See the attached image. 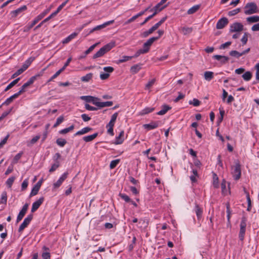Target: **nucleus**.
Masks as SVG:
<instances>
[{"label": "nucleus", "instance_id": "nucleus-1", "mask_svg": "<svg viewBox=\"0 0 259 259\" xmlns=\"http://www.w3.org/2000/svg\"><path fill=\"white\" fill-rule=\"evenodd\" d=\"M167 0H161L159 3H158L155 6H154L152 9H151V11H154L153 13L152 14V15H150L148 17H147L145 20L140 24L141 26L144 25L149 20L152 19L153 17H154L158 12L161 11L163 9H164L166 7V5H165L162 7L160 8V6H162L163 4H164Z\"/></svg>", "mask_w": 259, "mask_h": 259}, {"label": "nucleus", "instance_id": "nucleus-2", "mask_svg": "<svg viewBox=\"0 0 259 259\" xmlns=\"http://www.w3.org/2000/svg\"><path fill=\"white\" fill-rule=\"evenodd\" d=\"M115 46L114 41H111L103 47H102L96 54L93 56V59H95L103 56L106 53L110 51Z\"/></svg>", "mask_w": 259, "mask_h": 259}, {"label": "nucleus", "instance_id": "nucleus-3", "mask_svg": "<svg viewBox=\"0 0 259 259\" xmlns=\"http://www.w3.org/2000/svg\"><path fill=\"white\" fill-rule=\"evenodd\" d=\"M45 68L44 69L42 70H41V71L38 73V74H37L32 77H31L29 80L26 82L20 88V90H19V91L18 92H17L18 94L20 96L22 93H24L25 92V89L28 87V86H29L30 85L32 84L34 81L39 77H40V76L42 75L43 73H44V71L45 70Z\"/></svg>", "mask_w": 259, "mask_h": 259}, {"label": "nucleus", "instance_id": "nucleus-4", "mask_svg": "<svg viewBox=\"0 0 259 259\" xmlns=\"http://www.w3.org/2000/svg\"><path fill=\"white\" fill-rule=\"evenodd\" d=\"M244 13L251 15L257 12V7L254 3H248L244 7Z\"/></svg>", "mask_w": 259, "mask_h": 259}, {"label": "nucleus", "instance_id": "nucleus-5", "mask_svg": "<svg viewBox=\"0 0 259 259\" xmlns=\"http://www.w3.org/2000/svg\"><path fill=\"white\" fill-rule=\"evenodd\" d=\"M246 222L247 219L246 217H243L241 219V221L240 225V229L239 234V239L241 241H243L244 239V235L246 231Z\"/></svg>", "mask_w": 259, "mask_h": 259}, {"label": "nucleus", "instance_id": "nucleus-6", "mask_svg": "<svg viewBox=\"0 0 259 259\" xmlns=\"http://www.w3.org/2000/svg\"><path fill=\"white\" fill-rule=\"evenodd\" d=\"M33 214H30L27 215V217L25 218L23 223L19 226L18 229V232L21 233L22 232L24 229L27 227V226L30 224L31 221L33 219Z\"/></svg>", "mask_w": 259, "mask_h": 259}, {"label": "nucleus", "instance_id": "nucleus-7", "mask_svg": "<svg viewBox=\"0 0 259 259\" xmlns=\"http://www.w3.org/2000/svg\"><path fill=\"white\" fill-rule=\"evenodd\" d=\"M232 174L233 175L234 178L235 180H238L241 177V168L240 164L239 163H236L234 168H232Z\"/></svg>", "mask_w": 259, "mask_h": 259}, {"label": "nucleus", "instance_id": "nucleus-8", "mask_svg": "<svg viewBox=\"0 0 259 259\" xmlns=\"http://www.w3.org/2000/svg\"><path fill=\"white\" fill-rule=\"evenodd\" d=\"M243 29V25L239 22H235L230 25V32H239Z\"/></svg>", "mask_w": 259, "mask_h": 259}, {"label": "nucleus", "instance_id": "nucleus-9", "mask_svg": "<svg viewBox=\"0 0 259 259\" xmlns=\"http://www.w3.org/2000/svg\"><path fill=\"white\" fill-rule=\"evenodd\" d=\"M228 19L226 17H223L217 23L216 28L218 29H223L228 24Z\"/></svg>", "mask_w": 259, "mask_h": 259}, {"label": "nucleus", "instance_id": "nucleus-10", "mask_svg": "<svg viewBox=\"0 0 259 259\" xmlns=\"http://www.w3.org/2000/svg\"><path fill=\"white\" fill-rule=\"evenodd\" d=\"M158 40V37H152L148 39L146 42H145L143 45V48L147 50L146 51L148 52L150 50V48L152 44L156 40Z\"/></svg>", "mask_w": 259, "mask_h": 259}, {"label": "nucleus", "instance_id": "nucleus-11", "mask_svg": "<svg viewBox=\"0 0 259 259\" xmlns=\"http://www.w3.org/2000/svg\"><path fill=\"white\" fill-rule=\"evenodd\" d=\"M113 22H114V20H111V21H109L106 22H105L104 23H103V24H102L101 25L97 26L95 27H94V28H93L92 29H91L90 31L89 34H91V33H93L95 31H97V30H101V29H103V28H105L107 26L109 25L112 24Z\"/></svg>", "mask_w": 259, "mask_h": 259}, {"label": "nucleus", "instance_id": "nucleus-12", "mask_svg": "<svg viewBox=\"0 0 259 259\" xmlns=\"http://www.w3.org/2000/svg\"><path fill=\"white\" fill-rule=\"evenodd\" d=\"M44 200V198L43 197H41L39 198L38 200L33 202L31 208V212H35L39 207L40 205L42 203Z\"/></svg>", "mask_w": 259, "mask_h": 259}, {"label": "nucleus", "instance_id": "nucleus-13", "mask_svg": "<svg viewBox=\"0 0 259 259\" xmlns=\"http://www.w3.org/2000/svg\"><path fill=\"white\" fill-rule=\"evenodd\" d=\"M50 9H47L45 12L39 15L30 24V27H33L38 22L44 18V17L49 12Z\"/></svg>", "mask_w": 259, "mask_h": 259}, {"label": "nucleus", "instance_id": "nucleus-14", "mask_svg": "<svg viewBox=\"0 0 259 259\" xmlns=\"http://www.w3.org/2000/svg\"><path fill=\"white\" fill-rule=\"evenodd\" d=\"M159 121H152L148 124H145L143 127L148 130H151L157 128L159 125Z\"/></svg>", "mask_w": 259, "mask_h": 259}, {"label": "nucleus", "instance_id": "nucleus-15", "mask_svg": "<svg viewBox=\"0 0 259 259\" xmlns=\"http://www.w3.org/2000/svg\"><path fill=\"white\" fill-rule=\"evenodd\" d=\"M80 99L85 101L87 102H92L93 104L94 103H97V101L99 100V98L91 96H81Z\"/></svg>", "mask_w": 259, "mask_h": 259}, {"label": "nucleus", "instance_id": "nucleus-16", "mask_svg": "<svg viewBox=\"0 0 259 259\" xmlns=\"http://www.w3.org/2000/svg\"><path fill=\"white\" fill-rule=\"evenodd\" d=\"M212 57L218 61H220L222 64H226L229 60V58L228 57L219 55H215Z\"/></svg>", "mask_w": 259, "mask_h": 259}, {"label": "nucleus", "instance_id": "nucleus-17", "mask_svg": "<svg viewBox=\"0 0 259 259\" xmlns=\"http://www.w3.org/2000/svg\"><path fill=\"white\" fill-rule=\"evenodd\" d=\"M113 103L112 101H106L103 102H97V103H94V105L97 106L99 108H103L104 107H110L113 105Z\"/></svg>", "mask_w": 259, "mask_h": 259}, {"label": "nucleus", "instance_id": "nucleus-18", "mask_svg": "<svg viewBox=\"0 0 259 259\" xmlns=\"http://www.w3.org/2000/svg\"><path fill=\"white\" fill-rule=\"evenodd\" d=\"M98 44L99 43L98 42L91 46L87 50L84 52L83 54L79 57L78 59L80 60L85 58L86 56L90 53Z\"/></svg>", "mask_w": 259, "mask_h": 259}, {"label": "nucleus", "instance_id": "nucleus-19", "mask_svg": "<svg viewBox=\"0 0 259 259\" xmlns=\"http://www.w3.org/2000/svg\"><path fill=\"white\" fill-rule=\"evenodd\" d=\"M27 7L26 6H23L22 7L13 11L11 12L12 17H16L19 13L26 10Z\"/></svg>", "mask_w": 259, "mask_h": 259}, {"label": "nucleus", "instance_id": "nucleus-20", "mask_svg": "<svg viewBox=\"0 0 259 259\" xmlns=\"http://www.w3.org/2000/svg\"><path fill=\"white\" fill-rule=\"evenodd\" d=\"M34 60V58L31 57L29 58L23 64L22 67L20 68L21 69H22L23 71L24 72L25 70H26L28 67L30 66V65L31 64V63Z\"/></svg>", "mask_w": 259, "mask_h": 259}, {"label": "nucleus", "instance_id": "nucleus-21", "mask_svg": "<svg viewBox=\"0 0 259 259\" xmlns=\"http://www.w3.org/2000/svg\"><path fill=\"white\" fill-rule=\"evenodd\" d=\"M19 95L17 93H15L10 97L8 98L4 103H2V105L8 106L10 105L14 99H16L19 97Z\"/></svg>", "mask_w": 259, "mask_h": 259}, {"label": "nucleus", "instance_id": "nucleus-22", "mask_svg": "<svg viewBox=\"0 0 259 259\" xmlns=\"http://www.w3.org/2000/svg\"><path fill=\"white\" fill-rule=\"evenodd\" d=\"M123 136H124V131H121L120 132L119 135L116 137L115 142H114V143L116 145L122 144L124 141Z\"/></svg>", "mask_w": 259, "mask_h": 259}, {"label": "nucleus", "instance_id": "nucleus-23", "mask_svg": "<svg viewBox=\"0 0 259 259\" xmlns=\"http://www.w3.org/2000/svg\"><path fill=\"white\" fill-rule=\"evenodd\" d=\"M171 107L167 105H163L162 106V109L157 113V115H162L165 114L169 110L171 109Z\"/></svg>", "mask_w": 259, "mask_h": 259}, {"label": "nucleus", "instance_id": "nucleus-24", "mask_svg": "<svg viewBox=\"0 0 259 259\" xmlns=\"http://www.w3.org/2000/svg\"><path fill=\"white\" fill-rule=\"evenodd\" d=\"M92 128L90 127H84L83 128H82L81 130L78 131L77 132H76L75 134H74V136H78V135H83V134H85L86 133H88V132L92 131Z\"/></svg>", "mask_w": 259, "mask_h": 259}, {"label": "nucleus", "instance_id": "nucleus-25", "mask_svg": "<svg viewBox=\"0 0 259 259\" xmlns=\"http://www.w3.org/2000/svg\"><path fill=\"white\" fill-rule=\"evenodd\" d=\"M195 211L198 219H200L202 217L203 211L202 208H201L197 203H195Z\"/></svg>", "mask_w": 259, "mask_h": 259}, {"label": "nucleus", "instance_id": "nucleus-26", "mask_svg": "<svg viewBox=\"0 0 259 259\" xmlns=\"http://www.w3.org/2000/svg\"><path fill=\"white\" fill-rule=\"evenodd\" d=\"M98 133H96L93 135L83 137L82 139L85 142H89L95 139L98 136Z\"/></svg>", "mask_w": 259, "mask_h": 259}, {"label": "nucleus", "instance_id": "nucleus-27", "mask_svg": "<svg viewBox=\"0 0 259 259\" xmlns=\"http://www.w3.org/2000/svg\"><path fill=\"white\" fill-rule=\"evenodd\" d=\"M117 116H118V113L117 112H116V113H114L112 115L111 120L109 121V122L107 124L106 127H108V126H114L115 122V121H116V120L117 119Z\"/></svg>", "mask_w": 259, "mask_h": 259}, {"label": "nucleus", "instance_id": "nucleus-28", "mask_svg": "<svg viewBox=\"0 0 259 259\" xmlns=\"http://www.w3.org/2000/svg\"><path fill=\"white\" fill-rule=\"evenodd\" d=\"M204 77L206 80L209 81L213 78V72L211 71H205Z\"/></svg>", "mask_w": 259, "mask_h": 259}, {"label": "nucleus", "instance_id": "nucleus-29", "mask_svg": "<svg viewBox=\"0 0 259 259\" xmlns=\"http://www.w3.org/2000/svg\"><path fill=\"white\" fill-rule=\"evenodd\" d=\"M242 77L245 81H249L251 79L252 77V74L250 71H248L245 72L242 75Z\"/></svg>", "mask_w": 259, "mask_h": 259}, {"label": "nucleus", "instance_id": "nucleus-30", "mask_svg": "<svg viewBox=\"0 0 259 259\" xmlns=\"http://www.w3.org/2000/svg\"><path fill=\"white\" fill-rule=\"evenodd\" d=\"M200 7V5H197L194 6L193 7H192V8H191L190 9H189L188 10V11H187L188 14L190 15V14L195 13L199 10Z\"/></svg>", "mask_w": 259, "mask_h": 259}, {"label": "nucleus", "instance_id": "nucleus-31", "mask_svg": "<svg viewBox=\"0 0 259 259\" xmlns=\"http://www.w3.org/2000/svg\"><path fill=\"white\" fill-rule=\"evenodd\" d=\"M141 65L140 64H136L131 67L130 71L133 74L137 73L141 69Z\"/></svg>", "mask_w": 259, "mask_h": 259}, {"label": "nucleus", "instance_id": "nucleus-32", "mask_svg": "<svg viewBox=\"0 0 259 259\" xmlns=\"http://www.w3.org/2000/svg\"><path fill=\"white\" fill-rule=\"evenodd\" d=\"M20 77H18L16 78V79L14 80L13 81H12L5 89L4 92H7L8 90H9L10 89H11L13 87H14L15 84H16L19 80H20Z\"/></svg>", "mask_w": 259, "mask_h": 259}, {"label": "nucleus", "instance_id": "nucleus-33", "mask_svg": "<svg viewBox=\"0 0 259 259\" xmlns=\"http://www.w3.org/2000/svg\"><path fill=\"white\" fill-rule=\"evenodd\" d=\"M93 75V74L92 73H89L85 76H82L80 80L83 82H88L92 79Z\"/></svg>", "mask_w": 259, "mask_h": 259}, {"label": "nucleus", "instance_id": "nucleus-34", "mask_svg": "<svg viewBox=\"0 0 259 259\" xmlns=\"http://www.w3.org/2000/svg\"><path fill=\"white\" fill-rule=\"evenodd\" d=\"M7 202V193L6 191H4L1 195L0 199V203L6 204Z\"/></svg>", "mask_w": 259, "mask_h": 259}, {"label": "nucleus", "instance_id": "nucleus-35", "mask_svg": "<svg viewBox=\"0 0 259 259\" xmlns=\"http://www.w3.org/2000/svg\"><path fill=\"white\" fill-rule=\"evenodd\" d=\"M247 21L249 23H255L259 21V16H253L251 17H249L246 19Z\"/></svg>", "mask_w": 259, "mask_h": 259}, {"label": "nucleus", "instance_id": "nucleus-36", "mask_svg": "<svg viewBox=\"0 0 259 259\" xmlns=\"http://www.w3.org/2000/svg\"><path fill=\"white\" fill-rule=\"evenodd\" d=\"M148 225V222L144 219H140L138 223V227L140 228H146Z\"/></svg>", "mask_w": 259, "mask_h": 259}, {"label": "nucleus", "instance_id": "nucleus-37", "mask_svg": "<svg viewBox=\"0 0 259 259\" xmlns=\"http://www.w3.org/2000/svg\"><path fill=\"white\" fill-rule=\"evenodd\" d=\"M132 58H133V57L132 56H123L120 59L118 60L117 63L119 64L126 62L128 60H131Z\"/></svg>", "mask_w": 259, "mask_h": 259}, {"label": "nucleus", "instance_id": "nucleus-38", "mask_svg": "<svg viewBox=\"0 0 259 259\" xmlns=\"http://www.w3.org/2000/svg\"><path fill=\"white\" fill-rule=\"evenodd\" d=\"M56 143L60 147H63L67 143L65 139L62 138H58L56 140Z\"/></svg>", "mask_w": 259, "mask_h": 259}, {"label": "nucleus", "instance_id": "nucleus-39", "mask_svg": "<svg viewBox=\"0 0 259 259\" xmlns=\"http://www.w3.org/2000/svg\"><path fill=\"white\" fill-rule=\"evenodd\" d=\"M229 55L236 58H239L240 57L242 56L241 53H239V52L235 50L230 51Z\"/></svg>", "mask_w": 259, "mask_h": 259}, {"label": "nucleus", "instance_id": "nucleus-40", "mask_svg": "<svg viewBox=\"0 0 259 259\" xmlns=\"http://www.w3.org/2000/svg\"><path fill=\"white\" fill-rule=\"evenodd\" d=\"M142 13H138L137 14H136V15L133 16L132 18H131L130 19H129L128 20H127L125 23H124V24H128L129 23H132V22H133L134 21H135L136 19H137L138 18H139V17L141 16V14Z\"/></svg>", "mask_w": 259, "mask_h": 259}, {"label": "nucleus", "instance_id": "nucleus-41", "mask_svg": "<svg viewBox=\"0 0 259 259\" xmlns=\"http://www.w3.org/2000/svg\"><path fill=\"white\" fill-rule=\"evenodd\" d=\"M246 198H247V204H248L247 210L250 211L251 208V199H250V198L249 196V194L248 192H246Z\"/></svg>", "mask_w": 259, "mask_h": 259}, {"label": "nucleus", "instance_id": "nucleus-42", "mask_svg": "<svg viewBox=\"0 0 259 259\" xmlns=\"http://www.w3.org/2000/svg\"><path fill=\"white\" fill-rule=\"evenodd\" d=\"M26 213V211H25L22 209L20 210V211L19 212V213L17 216V221H16L17 223H19L20 221L22 220V219L24 217Z\"/></svg>", "mask_w": 259, "mask_h": 259}, {"label": "nucleus", "instance_id": "nucleus-43", "mask_svg": "<svg viewBox=\"0 0 259 259\" xmlns=\"http://www.w3.org/2000/svg\"><path fill=\"white\" fill-rule=\"evenodd\" d=\"M23 153V152H21L15 155L12 162V164H14L17 163L18 160L21 158Z\"/></svg>", "mask_w": 259, "mask_h": 259}, {"label": "nucleus", "instance_id": "nucleus-44", "mask_svg": "<svg viewBox=\"0 0 259 259\" xmlns=\"http://www.w3.org/2000/svg\"><path fill=\"white\" fill-rule=\"evenodd\" d=\"M146 51L147 50H145L144 48L143 49H139V50H138L136 52L134 56H133L132 57H133V58H137L141 54H146V53H148Z\"/></svg>", "mask_w": 259, "mask_h": 259}, {"label": "nucleus", "instance_id": "nucleus-45", "mask_svg": "<svg viewBox=\"0 0 259 259\" xmlns=\"http://www.w3.org/2000/svg\"><path fill=\"white\" fill-rule=\"evenodd\" d=\"M15 180V177H11L7 180V181H6V184L9 188H11Z\"/></svg>", "mask_w": 259, "mask_h": 259}, {"label": "nucleus", "instance_id": "nucleus-46", "mask_svg": "<svg viewBox=\"0 0 259 259\" xmlns=\"http://www.w3.org/2000/svg\"><path fill=\"white\" fill-rule=\"evenodd\" d=\"M182 32L184 35L190 34L192 31V28L191 27H183L182 28Z\"/></svg>", "mask_w": 259, "mask_h": 259}, {"label": "nucleus", "instance_id": "nucleus-47", "mask_svg": "<svg viewBox=\"0 0 259 259\" xmlns=\"http://www.w3.org/2000/svg\"><path fill=\"white\" fill-rule=\"evenodd\" d=\"M60 166L59 161H57L54 164H53L51 168L49 169L50 172L54 171L58 167Z\"/></svg>", "mask_w": 259, "mask_h": 259}, {"label": "nucleus", "instance_id": "nucleus-48", "mask_svg": "<svg viewBox=\"0 0 259 259\" xmlns=\"http://www.w3.org/2000/svg\"><path fill=\"white\" fill-rule=\"evenodd\" d=\"M119 197H120L121 198H122V199H123L125 202H131V199H130V198L127 195H126V194L120 193L119 194Z\"/></svg>", "mask_w": 259, "mask_h": 259}, {"label": "nucleus", "instance_id": "nucleus-49", "mask_svg": "<svg viewBox=\"0 0 259 259\" xmlns=\"http://www.w3.org/2000/svg\"><path fill=\"white\" fill-rule=\"evenodd\" d=\"M39 190V188H38L37 187V186L36 187L35 186H34L33 187V188H32V189L31 190V193L30 194V197H32L33 196L36 195L38 193V192Z\"/></svg>", "mask_w": 259, "mask_h": 259}, {"label": "nucleus", "instance_id": "nucleus-50", "mask_svg": "<svg viewBox=\"0 0 259 259\" xmlns=\"http://www.w3.org/2000/svg\"><path fill=\"white\" fill-rule=\"evenodd\" d=\"M119 159H115L111 161L110 164V168L111 169L115 168L116 166V165L119 163Z\"/></svg>", "mask_w": 259, "mask_h": 259}, {"label": "nucleus", "instance_id": "nucleus-51", "mask_svg": "<svg viewBox=\"0 0 259 259\" xmlns=\"http://www.w3.org/2000/svg\"><path fill=\"white\" fill-rule=\"evenodd\" d=\"M64 120V117L62 116L59 117L56 120V123L54 124L53 127H57Z\"/></svg>", "mask_w": 259, "mask_h": 259}, {"label": "nucleus", "instance_id": "nucleus-52", "mask_svg": "<svg viewBox=\"0 0 259 259\" xmlns=\"http://www.w3.org/2000/svg\"><path fill=\"white\" fill-rule=\"evenodd\" d=\"M240 10L241 9L240 8H237L232 11H230L228 12V15L229 16H234L238 14V13H239L240 12Z\"/></svg>", "mask_w": 259, "mask_h": 259}, {"label": "nucleus", "instance_id": "nucleus-53", "mask_svg": "<svg viewBox=\"0 0 259 259\" xmlns=\"http://www.w3.org/2000/svg\"><path fill=\"white\" fill-rule=\"evenodd\" d=\"M154 110V108L147 107L142 110V114H146L152 112Z\"/></svg>", "mask_w": 259, "mask_h": 259}, {"label": "nucleus", "instance_id": "nucleus-54", "mask_svg": "<svg viewBox=\"0 0 259 259\" xmlns=\"http://www.w3.org/2000/svg\"><path fill=\"white\" fill-rule=\"evenodd\" d=\"M156 79L155 78L152 79L149 81L145 86V90L150 89L155 82Z\"/></svg>", "mask_w": 259, "mask_h": 259}, {"label": "nucleus", "instance_id": "nucleus-55", "mask_svg": "<svg viewBox=\"0 0 259 259\" xmlns=\"http://www.w3.org/2000/svg\"><path fill=\"white\" fill-rule=\"evenodd\" d=\"M12 109H13V107L10 108L8 111L3 112L2 114V115L0 116V121H1L4 118H5L11 112Z\"/></svg>", "mask_w": 259, "mask_h": 259}, {"label": "nucleus", "instance_id": "nucleus-56", "mask_svg": "<svg viewBox=\"0 0 259 259\" xmlns=\"http://www.w3.org/2000/svg\"><path fill=\"white\" fill-rule=\"evenodd\" d=\"M190 104H192L194 106H198L200 104V102L197 99H193V101H189Z\"/></svg>", "mask_w": 259, "mask_h": 259}, {"label": "nucleus", "instance_id": "nucleus-57", "mask_svg": "<svg viewBox=\"0 0 259 259\" xmlns=\"http://www.w3.org/2000/svg\"><path fill=\"white\" fill-rule=\"evenodd\" d=\"M9 137H10V135L8 134L5 137V138L0 142V149L2 148L5 144H6L7 140H8V138H9Z\"/></svg>", "mask_w": 259, "mask_h": 259}, {"label": "nucleus", "instance_id": "nucleus-58", "mask_svg": "<svg viewBox=\"0 0 259 259\" xmlns=\"http://www.w3.org/2000/svg\"><path fill=\"white\" fill-rule=\"evenodd\" d=\"M153 32L152 31V29L151 28H150L149 30L143 32L142 33V36L143 37H146L149 35H150L151 33H152Z\"/></svg>", "mask_w": 259, "mask_h": 259}, {"label": "nucleus", "instance_id": "nucleus-59", "mask_svg": "<svg viewBox=\"0 0 259 259\" xmlns=\"http://www.w3.org/2000/svg\"><path fill=\"white\" fill-rule=\"evenodd\" d=\"M85 108L90 111H96L98 110V108L95 107H93L88 104H85Z\"/></svg>", "mask_w": 259, "mask_h": 259}, {"label": "nucleus", "instance_id": "nucleus-60", "mask_svg": "<svg viewBox=\"0 0 259 259\" xmlns=\"http://www.w3.org/2000/svg\"><path fill=\"white\" fill-rule=\"evenodd\" d=\"M41 256L42 259H50L51 258V255L50 252L48 251L44 252L42 254Z\"/></svg>", "mask_w": 259, "mask_h": 259}, {"label": "nucleus", "instance_id": "nucleus-61", "mask_svg": "<svg viewBox=\"0 0 259 259\" xmlns=\"http://www.w3.org/2000/svg\"><path fill=\"white\" fill-rule=\"evenodd\" d=\"M109 74L108 73H101L100 75V77L102 80H105L109 77Z\"/></svg>", "mask_w": 259, "mask_h": 259}, {"label": "nucleus", "instance_id": "nucleus-62", "mask_svg": "<svg viewBox=\"0 0 259 259\" xmlns=\"http://www.w3.org/2000/svg\"><path fill=\"white\" fill-rule=\"evenodd\" d=\"M40 138V135H37L33 137L30 141V143L32 145L35 143Z\"/></svg>", "mask_w": 259, "mask_h": 259}, {"label": "nucleus", "instance_id": "nucleus-63", "mask_svg": "<svg viewBox=\"0 0 259 259\" xmlns=\"http://www.w3.org/2000/svg\"><path fill=\"white\" fill-rule=\"evenodd\" d=\"M231 44V41H227V42H225V44H222L220 46L219 49H224L228 47L229 46H230Z\"/></svg>", "mask_w": 259, "mask_h": 259}, {"label": "nucleus", "instance_id": "nucleus-64", "mask_svg": "<svg viewBox=\"0 0 259 259\" xmlns=\"http://www.w3.org/2000/svg\"><path fill=\"white\" fill-rule=\"evenodd\" d=\"M255 67L256 69L255 74L256 79L259 80V63L256 64Z\"/></svg>", "mask_w": 259, "mask_h": 259}]
</instances>
